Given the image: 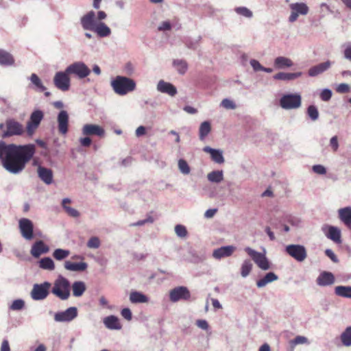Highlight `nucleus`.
<instances>
[{"label":"nucleus","mask_w":351,"mask_h":351,"mask_svg":"<svg viewBox=\"0 0 351 351\" xmlns=\"http://www.w3.org/2000/svg\"><path fill=\"white\" fill-rule=\"evenodd\" d=\"M221 106L226 109H235L236 104L229 99H224L221 103Z\"/></svg>","instance_id":"5fc2aeb1"},{"label":"nucleus","mask_w":351,"mask_h":351,"mask_svg":"<svg viewBox=\"0 0 351 351\" xmlns=\"http://www.w3.org/2000/svg\"><path fill=\"white\" fill-rule=\"evenodd\" d=\"M330 145L333 152H337L339 148L338 138L337 136H334L330 138Z\"/></svg>","instance_id":"052dcab7"},{"label":"nucleus","mask_w":351,"mask_h":351,"mask_svg":"<svg viewBox=\"0 0 351 351\" xmlns=\"http://www.w3.org/2000/svg\"><path fill=\"white\" fill-rule=\"evenodd\" d=\"M86 289V285L82 281H75L72 285L73 295L75 297L82 296Z\"/></svg>","instance_id":"2f4dec72"},{"label":"nucleus","mask_w":351,"mask_h":351,"mask_svg":"<svg viewBox=\"0 0 351 351\" xmlns=\"http://www.w3.org/2000/svg\"><path fill=\"white\" fill-rule=\"evenodd\" d=\"M308 343V339L303 336H297L295 339L289 341L290 350L293 351L295 347L298 344H304Z\"/></svg>","instance_id":"37998d69"},{"label":"nucleus","mask_w":351,"mask_h":351,"mask_svg":"<svg viewBox=\"0 0 351 351\" xmlns=\"http://www.w3.org/2000/svg\"><path fill=\"white\" fill-rule=\"evenodd\" d=\"M335 293L338 296L351 298V287L337 286Z\"/></svg>","instance_id":"4c0bfd02"},{"label":"nucleus","mask_w":351,"mask_h":351,"mask_svg":"<svg viewBox=\"0 0 351 351\" xmlns=\"http://www.w3.org/2000/svg\"><path fill=\"white\" fill-rule=\"evenodd\" d=\"M51 287V283L45 282L42 284H35L31 291V296L34 300H41L45 299L49 295V290Z\"/></svg>","instance_id":"9b49d317"},{"label":"nucleus","mask_w":351,"mask_h":351,"mask_svg":"<svg viewBox=\"0 0 351 351\" xmlns=\"http://www.w3.org/2000/svg\"><path fill=\"white\" fill-rule=\"evenodd\" d=\"M247 254L252 258L257 266L263 270H267L270 268V264L264 254L258 252L247 247L245 249Z\"/></svg>","instance_id":"0eeeda50"},{"label":"nucleus","mask_w":351,"mask_h":351,"mask_svg":"<svg viewBox=\"0 0 351 351\" xmlns=\"http://www.w3.org/2000/svg\"><path fill=\"white\" fill-rule=\"evenodd\" d=\"M223 178V173L220 171H213L208 174V179L212 182L219 183Z\"/></svg>","instance_id":"c03bdc74"},{"label":"nucleus","mask_w":351,"mask_h":351,"mask_svg":"<svg viewBox=\"0 0 351 351\" xmlns=\"http://www.w3.org/2000/svg\"><path fill=\"white\" fill-rule=\"evenodd\" d=\"M332 97V91L329 89H324L320 93V98L322 101H328Z\"/></svg>","instance_id":"6e6d98bb"},{"label":"nucleus","mask_w":351,"mask_h":351,"mask_svg":"<svg viewBox=\"0 0 351 351\" xmlns=\"http://www.w3.org/2000/svg\"><path fill=\"white\" fill-rule=\"evenodd\" d=\"M66 72L79 79H84L90 73V69L82 62H75L66 67Z\"/></svg>","instance_id":"20e7f679"},{"label":"nucleus","mask_w":351,"mask_h":351,"mask_svg":"<svg viewBox=\"0 0 351 351\" xmlns=\"http://www.w3.org/2000/svg\"><path fill=\"white\" fill-rule=\"evenodd\" d=\"M302 75V72L297 73H284L279 72L273 76V78L276 80L282 81H291L293 80Z\"/></svg>","instance_id":"393cba45"},{"label":"nucleus","mask_w":351,"mask_h":351,"mask_svg":"<svg viewBox=\"0 0 351 351\" xmlns=\"http://www.w3.org/2000/svg\"><path fill=\"white\" fill-rule=\"evenodd\" d=\"M71 285L64 277L60 276L55 280L51 293L62 300H66L70 297Z\"/></svg>","instance_id":"7ed1b4c3"},{"label":"nucleus","mask_w":351,"mask_h":351,"mask_svg":"<svg viewBox=\"0 0 351 351\" xmlns=\"http://www.w3.org/2000/svg\"><path fill=\"white\" fill-rule=\"evenodd\" d=\"M307 114L313 121H315L318 119L319 112L317 108L315 106H308L307 109Z\"/></svg>","instance_id":"09e8293b"},{"label":"nucleus","mask_w":351,"mask_h":351,"mask_svg":"<svg viewBox=\"0 0 351 351\" xmlns=\"http://www.w3.org/2000/svg\"><path fill=\"white\" fill-rule=\"evenodd\" d=\"M77 316L76 307H69L64 311L58 312L55 314L54 319L56 322H71Z\"/></svg>","instance_id":"2eb2a0df"},{"label":"nucleus","mask_w":351,"mask_h":351,"mask_svg":"<svg viewBox=\"0 0 351 351\" xmlns=\"http://www.w3.org/2000/svg\"><path fill=\"white\" fill-rule=\"evenodd\" d=\"M32 82L40 90L45 91L46 90V87L43 85V83L38 76L32 73L30 77Z\"/></svg>","instance_id":"de8ad7c7"},{"label":"nucleus","mask_w":351,"mask_h":351,"mask_svg":"<svg viewBox=\"0 0 351 351\" xmlns=\"http://www.w3.org/2000/svg\"><path fill=\"white\" fill-rule=\"evenodd\" d=\"M211 130V125L208 121H204L201 123L199 130V135L200 140H204L206 136L210 133Z\"/></svg>","instance_id":"58836bf2"},{"label":"nucleus","mask_w":351,"mask_h":351,"mask_svg":"<svg viewBox=\"0 0 351 351\" xmlns=\"http://www.w3.org/2000/svg\"><path fill=\"white\" fill-rule=\"evenodd\" d=\"M44 113L40 110H34L27 123L26 130L29 136H32L43 119Z\"/></svg>","instance_id":"1a4fd4ad"},{"label":"nucleus","mask_w":351,"mask_h":351,"mask_svg":"<svg viewBox=\"0 0 351 351\" xmlns=\"http://www.w3.org/2000/svg\"><path fill=\"white\" fill-rule=\"evenodd\" d=\"M64 267L69 271H84L87 268V264L84 262L73 263L67 261L64 263Z\"/></svg>","instance_id":"c756f323"},{"label":"nucleus","mask_w":351,"mask_h":351,"mask_svg":"<svg viewBox=\"0 0 351 351\" xmlns=\"http://www.w3.org/2000/svg\"><path fill=\"white\" fill-rule=\"evenodd\" d=\"M19 228L22 237L26 240L30 241L34 238V224L27 218H22L19 221Z\"/></svg>","instance_id":"f8f14e48"},{"label":"nucleus","mask_w":351,"mask_h":351,"mask_svg":"<svg viewBox=\"0 0 351 351\" xmlns=\"http://www.w3.org/2000/svg\"><path fill=\"white\" fill-rule=\"evenodd\" d=\"M35 153L34 144L22 145L0 141V160L3 167L10 173L22 172Z\"/></svg>","instance_id":"f257e3e1"},{"label":"nucleus","mask_w":351,"mask_h":351,"mask_svg":"<svg viewBox=\"0 0 351 351\" xmlns=\"http://www.w3.org/2000/svg\"><path fill=\"white\" fill-rule=\"evenodd\" d=\"M290 8L291 10V15L289 16V21L290 22L295 21L299 15H306L308 12V7L304 3H294L290 4Z\"/></svg>","instance_id":"ddd939ff"},{"label":"nucleus","mask_w":351,"mask_h":351,"mask_svg":"<svg viewBox=\"0 0 351 351\" xmlns=\"http://www.w3.org/2000/svg\"><path fill=\"white\" fill-rule=\"evenodd\" d=\"M339 219L349 228L351 226V207H345L338 210Z\"/></svg>","instance_id":"c85d7f7f"},{"label":"nucleus","mask_w":351,"mask_h":351,"mask_svg":"<svg viewBox=\"0 0 351 351\" xmlns=\"http://www.w3.org/2000/svg\"><path fill=\"white\" fill-rule=\"evenodd\" d=\"M330 65L331 62L328 60L325 62H322L317 65L313 66L309 69L308 75L311 77H315L328 69Z\"/></svg>","instance_id":"4be33fe9"},{"label":"nucleus","mask_w":351,"mask_h":351,"mask_svg":"<svg viewBox=\"0 0 351 351\" xmlns=\"http://www.w3.org/2000/svg\"><path fill=\"white\" fill-rule=\"evenodd\" d=\"M14 59L9 52L0 49V64L4 66H10L14 64Z\"/></svg>","instance_id":"7c9ffc66"},{"label":"nucleus","mask_w":351,"mask_h":351,"mask_svg":"<svg viewBox=\"0 0 351 351\" xmlns=\"http://www.w3.org/2000/svg\"><path fill=\"white\" fill-rule=\"evenodd\" d=\"M178 167L180 171L184 174L190 173V167L186 160L180 159L178 161Z\"/></svg>","instance_id":"8fccbe9b"},{"label":"nucleus","mask_w":351,"mask_h":351,"mask_svg":"<svg viewBox=\"0 0 351 351\" xmlns=\"http://www.w3.org/2000/svg\"><path fill=\"white\" fill-rule=\"evenodd\" d=\"M38 174L39 178L47 184H50L53 181V172L51 169L38 167Z\"/></svg>","instance_id":"b1692460"},{"label":"nucleus","mask_w":351,"mask_h":351,"mask_svg":"<svg viewBox=\"0 0 351 351\" xmlns=\"http://www.w3.org/2000/svg\"><path fill=\"white\" fill-rule=\"evenodd\" d=\"M336 90L339 93H346L350 91V86L347 84L342 83L337 86Z\"/></svg>","instance_id":"bf43d9fd"},{"label":"nucleus","mask_w":351,"mask_h":351,"mask_svg":"<svg viewBox=\"0 0 351 351\" xmlns=\"http://www.w3.org/2000/svg\"><path fill=\"white\" fill-rule=\"evenodd\" d=\"M302 98L299 94L284 95L280 99V105L283 109H296L300 107Z\"/></svg>","instance_id":"423d86ee"},{"label":"nucleus","mask_w":351,"mask_h":351,"mask_svg":"<svg viewBox=\"0 0 351 351\" xmlns=\"http://www.w3.org/2000/svg\"><path fill=\"white\" fill-rule=\"evenodd\" d=\"M341 340L343 346H351V326L348 327L341 335Z\"/></svg>","instance_id":"79ce46f5"},{"label":"nucleus","mask_w":351,"mask_h":351,"mask_svg":"<svg viewBox=\"0 0 351 351\" xmlns=\"http://www.w3.org/2000/svg\"><path fill=\"white\" fill-rule=\"evenodd\" d=\"M95 13L90 11L81 18V24L84 29L93 31L97 23L95 20Z\"/></svg>","instance_id":"f3484780"},{"label":"nucleus","mask_w":351,"mask_h":351,"mask_svg":"<svg viewBox=\"0 0 351 351\" xmlns=\"http://www.w3.org/2000/svg\"><path fill=\"white\" fill-rule=\"evenodd\" d=\"M48 252L49 247L43 241H36L31 249V254L35 258H38L41 254Z\"/></svg>","instance_id":"412c9836"},{"label":"nucleus","mask_w":351,"mask_h":351,"mask_svg":"<svg viewBox=\"0 0 351 351\" xmlns=\"http://www.w3.org/2000/svg\"><path fill=\"white\" fill-rule=\"evenodd\" d=\"M278 279V276L273 272L267 273L264 278L260 279L256 282L258 287H263L267 284L275 281Z\"/></svg>","instance_id":"72a5a7b5"},{"label":"nucleus","mask_w":351,"mask_h":351,"mask_svg":"<svg viewBox=\"0 0 351 351\" xmlns=\"http://www.w3.org/2000/svg\"><path fill=\"white\" fill-rule=\"evenodd\" d=\"M286 252L298 262L304 261L307 257L305 247L301 245H289L285 248Z\"/></svg>","instance_id":"9d476101"},{"label":"nucleus","mask_w":351,"mask_h":351,"mask_svg":"<svg viewBox=\"0 0 351 351\" xmlns=\"http://www.w3.org/2000/svg\"><path fill=\"white\" fill-rule=\"evenodd\" d=\"M5 128L6 130L2 134L3 138L10 137L12 136H21L25 132L23 125L14 119H9L6 120Z\"/></svg>","instance_id":"39448f33"},{"label":"nucleus","mask_w":351,"mask_h":351,"mask_svg":"<svg viewBox=\"0 0 351 351\" xmlns=\"http://www.w3.org/2000/svg\"><path fill=\"white\" fill-rule=\"evenodd\" d=\"M335 280V276L331 272L323 271L317 277L316 282L319 286L326 287L332 285Z\"/></svg>","instance_id":"6ab92c4d"},{"label":"nucleus","mask_w":351,"mask_h":351,"mask_svg":"<svg viewBox=\"0 0 351 351\" xmlns=\"http://www.w3.org/2000/svg\"><path fill=\"white\" fill-rule=\"evenodd\" d=\"M24 301L22 300H14L11 306H10V308L12 310H21L23 308L24 306Z\"/></svg>","instance_id":"4d7b16f0"},{"label":"nucleus","mask_w":351,"mask_h":351,"mask_svg":"<svg viewBox=\"0 0 351 351\" xmlns=\"http://www.w3.org/2000/svg\"><path fill=\"white\" fill-rule=\"evenodd\" d=\"M234 250L235 247L234 246H223L213 251V256L217 259H220L221 258L231 256Z\"/></svg>","instance_id":"aec40b11"},{"label":"nucleus","mask_w":351,"mask_h":351,"mask_svg":"<svg viewBox=\"0 0 351 351\" xmlns=\"http://www.w3.org/2000/svg\"><path fill=\"white\" fill-rule=\"evenodd\" d=\"M325 254L326 255L329 257L334 263H337L338 262V259L336 256V255L335 254V253L330 249H327L326 251H325Z\"/></svg>","instance_id":"338daca9"},{"label":"nucleus","mask_w":351,"mask_h":351,"mask_svg":"<svg viewBox=\"0 0 351 351\" xmlns=\"http://www.w3.org/2000/svg\"><path fill=\"white\" fill-rule=\"evenodd\" d=\"M158 90L164 93H167L170 96H174L177 93L176 88L171 84L160 80L157 86Z\"/></svg>","instance_id":"5701e85b"},{"label":"nucleus","mask_w":351,"mask_h":351,"mask_svg":"<svg viewBox=\"0 0 351 351\" xmlns=\"http://www.w3.org/2000/svg\"><path fill=\"white\" fill-rule=\"evenodd\" d=\"M235 11L237 14L242 15L247 18H250L252 16V12L248 8L245 7H239L235 9Z\"/></svg>","instance_id":"3c124183"},{"label":"nucleus","mask_w":351,"mask_h":351,"mask_svg":"<svg viewBox=\"0 0 351 351\" xmlns=\"http://www.w3.org/2000/svg\"><path fill=\"white\" fill-rule=\"evenodd\" d=\"M274 64L276 69H282L292 66L293 65V62L288 58L279 56L274 60Z\"/></svg>","instance_id":"cd10ccee"},{"label":"nucleus","mask_w":351,"mask_h":351,"mask_svg":"<svg viewBox=\"0 0 351 351\" xmlns=\"http://www.w3.org/2000/svg\"><path fill=\"white\" fill-rule=\"evenodd\" d=\"M196 325L203 330H208L209 328L208 322L204 319H197L196 321Z\"/></svg>","instance_id":"0e129e2a"},{"label":"nucleus","mask_w":351,"mask_h":351,"mask_svg":"<svg viewBox=\"0 0 351 351\" xmlns=\"http://www.w3.org/2000/svg\"><path fill=\"white\" fill-rule=\"evenodd\" d=\"M121 314L122 317H123L128 321H130L132 318V312H131L130 309L128 308H123L121 311Z\"/></svg>","instance_id":"680f3d73"},{"label":"nucleus","mask_w":351,"mask_h":351,"mask_svg":"<svg viewBox=\"0 0 351 351\" xmlns=\"http://www.w3.org/2000/svg\"><path fill=\"white\" fill-rule=\"evenodd\" d=\"M104 324L106 328L111 330H119L121 328V324L119 322V319L114 316L110 315L104 318Z\"/></svg>","instance_id":"bb28decb"},{"label":"nucleus","mask_w":351,"mask_h":351,"mask_svg":"<svg viewBox=\"0 0 351 351\" xmlns=\"http://www.w3.org/2000/svg\"><path fill=\"white\" fill-rule=\"evenodd\" d=\"M328 237L336 243H341V231L339 228L330 226L328 228Z\"/></svg>","instance_id":"e433bc0d"},{"label":"nucleus","mask_w":351,"mask_h":351,"mask_svg":"<svg viewBox=\"0 0 351 351\" xmlns=\"http://www.w3.org/2000/svg\"><path fill=\"white\" fill-rule=\"evenodd\" d=\"M173 64L178 72L182 75L184 74L188 69L187 62L184 60H175Z\"/></svg>","instance_id":"ea45409f"},{"label":"nucleus","mask_w":351,"mask_h":351,"mask_svg":"<svg viewBox=\"0 0 351 351\" xmlns=\"http://www.w3.org/2000/svg\"><path fill=\"white\" fill-rule=\"evenodd\" d=\"M203 150L204 152L210 154L211 158L214 162L218 164H221L224 162V158L221 151L213 149L208 146L204 147Z\"/></svg>","instance_id":"a878e982"},{"label":"nucleus","mask_w":351,"mask_h":351,"mask_svg":"<svg viewBox=\"0 0 351 351\" xmlns=\"http://www.w3.org/2000/svg\"><path fill=\"white\" fill-rule=\"evenodd\" d=\"M69 75L66 72V69L64 71L57 72L53 77L55 86L62 91L69 90L71 86Z\"/></svg>","instance_id":"6e6552de"},{"label":"nucleus","mask_w":351,"mask_h":351,"mask_svg":"<svg viewBox=\"0 0 351 351\" xmlns=\"http://www.w3.org/2000/svg\"><path fill=\"white\" fill-rule=\"evenodd\" d=\"M130 300L132 303H145L147 302L148 299L140 292L132 291L130 295Z\"/></svg>","instance_id":"f704fd0d"},{"label":"nucleus","mask_w":351,"mask_h":351,"mask_svg":"<svg viewBox=\"0 0 351 351\" xmlns=\"http://www.w3.org/2000/svg\"><path fill=\"white\" fill-rule=\"evenodd\" d=\"M69 114L66 110H61L57 117L58 129L60 134L65 135L69 131Z\"/></svg>","instance_id":"dca6fc26"},{"label":"nucleus","mask_w":351,"mask_h":351,"mask_svg":"<svg viewBox=\"0 0 351 351\" xmlns=\"http://www.w3.org/2000/svg\"><path fill=\"white\" fill-rule=\"evenodd\" d=\"M171 24L169 21H163L158 27V31H167L171 29Z\"/></svg>","instance_id":"e2e57ef3"},{"label":"nucleus","mask_w":351,"mask_h":351,"mask_svg":"<svg viewBox=\"0 0 351 351\" xmlns=\"http://www.w3.org/2000/svg\"><path fill=\"white\" fill-rule=\"evenodd\" d=\"M93 32L97 33V34L100 37L108 36L111 33L110 29L104 23L102 22L97 23Z\"/></svg>","instance_id":"473e14b6"},{"label":"nucleus","mask_w":351,"mask_h":351,"mask_svg":"<svg viewBox=\"0 0 351 351\" xmlns=\"http://www.w3.org/2000/svg\"><path fill=\"white\" fill-rule=\"evenodd\" d=\"M91 139L88 136L80 138V143L81 145L84 147H89L91 144Z\"/></svg>","instance_id":"774afa93"},{"label":"nucleus","mask_w":351,"mask_h":351,"mask_svg":"<svg viewBox=\"0 0 351 351\" xmlns=\"http://www.w3.org/2000/svg\"><path fill=\"white\" fill-rule=\"evenodd\" d=\"M70 254V252L66 250L56 249L53 253V256L56 260L61 261L67 258Z\"/></svg>","instance_id":"a18cd8bd"},{"label":"nucleus","mask_w":351,"mask_h":351,"mask_svg":"<svg viewBox=\"0 0 351 351\" xmlns=\"http://www.w3.org/2000/svg\"><path fill=\"white\" fill-rule=\"evenodd\" d=\"M39 266L43 269L53 270L55 265L53 260L49 257H45L42 258L39 261Z\"/></svg>","instance_id":"a19ab883"},{"label":"nucleus","mask_w":351,"mask_h":351,"mask_svg":"<svg viewBox=\"0 0 351 351\" xmlns=\"http://www.w3.org/2000/svg\"><path fill=\"white\" fill-rule=\"evenodd\" d=\"M175 232L176 234L181 238H184L187 235L186 228L182 225H176L175 227Z\"/></svg>","instance_id":"603ef678"},{"label":"nucleus","mask_w":351,"mask_h":351,"mask_svg":"<svg viewBox=\"0 0 351 351\" xmlns=\"http://www.w3.org/2000/svg\"><path fill=\"white\" fill-rule=\"evenodd\" d=\"M313 171L315 173L319 174V175H324V174H326V168L323 165H315L313 166Z\"/></svg>","instance_id":"13d9d810"},{"label":"nucleus","mask_w":351,"mask_h":351,"mask_svg":"<svg viewBox=\"0 0 351 351\" xmlns=\"http://www.w3.org/2000/svg\"><path fill=\"white\" fill-rule=\"evenodd\" d=\"M111 86L117 94L125 95L134 90L136 85L134 80L118 75L111 81Z\"/></svg>","instance_id":"f03ea898"},{"label":"nucleus","mask_w":351,"mask_h":351,"mask_svg":"<svg viewBox=\"0 0 351 351\" xmlns=\"http://www.w3.org/2000/svg\"><path fill=\"white\" fill-rule=\"evenodd\" d=\"M82 133L86 136L96 135L98 136H104L105 131L99 125L95 124H86L83 126Z\"/></svg>","instance_id":"a211bd4d"},{"label":"nucleus","mask_w":351,"mask_h":351,"mask_svg":"<svg viewBox=\"0 0 351 351\" xmlns=\"http://www.w3.org/2000/svg\"><path fill=\"white\" fill-rule=\"evenodd\" d=\"M191 298V293L189 289L185 287H178L171 289L169 292L170 300L176 302L178 300H189Z\"/></svg>","instance_id":"4468645a"},{"label":"nucleus","mask_w":351,"mask_h":351,"mask_svg":"<svg viewBox=\"0 0 351 351\" xmlns=\"http://www.w3.org/2000/svg\"><path fill=\"white\" fill-rule=\"evenodd\" d=\"M70 203H71L70 199L64 198L62 200V203L63 208L64 209L66 213L69 216L73 217H78L80 216V213L76 209L67 206V204H70Z\"/></svg>","instance_id":"c9c22d12"},{"label":"nucleus","mask_w":351,"mask_h":351,"mask_svg":"<svg viewBox=\"0 0 351 351\" xmlns=\"http://www.w3.org/2000/svg\"><path fill=\"white\" fill-rule=\"evenodd\" d=\"M87 246L89 248H98L100 246V241L99 238L96 237H91L87 243Z\"/></svg>","instance_id":"864d4df0"},{"label":"nucleus","mask_w":351,"mask_h":351,"mask_svg":"<svg viewBox=\"0 0 351 351\" xmlns=\"http://www.w3.org/2000/svg\"><path fill=\"white\" fill-rule=\"evenodd\" d=\"M252 269V264L249 260H245L241 268V274L243 277H246L250 274Z\"/></svg>","instance_id":"49530a36"},{"label":"nucleus","mask_w":351,"mask_h":351,"mask_svg":"<svg viewBox=\"0 0 351 351\" xmlns=\"http://www.w3.org/2000/svg\"><path fill=\"white\" fill-rule=\"evenodd\" d=\"M250 64L256 71H262V69H263V66L259 63L258 61L256 60H252L250 61Z\"/></svg>","instance_id":"69168bd1"}]
</instances>
